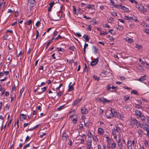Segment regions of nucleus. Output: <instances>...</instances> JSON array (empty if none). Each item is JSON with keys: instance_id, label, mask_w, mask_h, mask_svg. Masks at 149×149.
I'll return each instance as SVG.
<instances>
[{"instance_id": "obj_55", "label": "nucleus", "mask_w": 149, "mask_h": 149, "mask_svg": "<svg viewBox=\"0 0 149 149\" xmlns=\"http://www.w3.org/2000/svg\"><path fill=\"white\" fill-rule=\"evenodd\" d=\"M98 149H105V147L104 146H101L100 145H98Z\"/></svg>"}, {"instance_id": "obj_11", "label": "nucleus", "mask_w": 149, "mask_h": 149, "mask_svg": "<svg viewBox=\"0 0 149 149\" xmlns=\"http://www.w3.org/2000/svg\"><path fill=\"white\" fill-rule=\"evenodd\" d=\"M98 61V58L95 59L93 61L91 62L90 64L91 66H93L96 64Z\"/></svg>"}, {"instance_id": "obj_13", "label": "nucleus", "mask_w": 149, "mask_h": 149, "mask_svg": "<svg viewBox=\"0 0 149 149\" xmlns=\"http://www.w3.org/2000/svg\"><path fill=\"white\" fill-rule=\"evenodd\" d=\"M81 112L82 113L84 114H86L88 112L87 109L85 107H82L81 108Z\"/></svg>"}, {"instance_id": "obj_42", "label": "nucleus", "mask_w": 149, "mask_h": 149, "mask_svg": "<svg viewBox=\"0 0 149 149\" xmlns=\"http://www.w3.org/2000/svg\"><path fill=\"white\" fill-rule=\"evenodd\" d=\"M107 90L108 91H110V89L111 88V84H108L107 86Z\"/></svg>"}, {"instance_id": "obj_64", "label": "nucleus", "mask_w": 149, "mask_h": 149, "mask_svg": "<svg viewBox=\"0 0 149 149\" xmlns=\"http://www.w3.org/2000/svg\"><path fill=\"white\" fill-rule=\"evenodd\" d=\"M62 84H60L58 87H57L56 88V90H58L59 89V88L62 86Z\"/></svg>"}, {"instance_id": "obj_61", "label": "nucleus", "mask_w": 149, "mask_h": 149, "mask_svg": "<svg viewBox=\"0 0 149 149\" xmlns=\"http://www.w3.org/2000/svg\"><path fill=\"white\" fill-rule=\"evenodd\" d=\"M24 87H23L21 90L20 91L19 93L22 94V93L24 92Z\"/></svg>"}, {"instance_id": "obj_1", "label": "nucleus", "mask_w": 149, "mask_h": 149, "mask_svg": "<svg viewBox=\"0 0 149 149\" xmlns=\"http://www.w3.org/2000/svg\"><path fill=\"white\" fill-rule=\"evenodd\" d=\"M106 115L108 118H111L115 116V111L114 109L111 108L110 110H107L106 111Z\"/></svg>"}, {"instance_id": "obj_20", "label": "nucleus", "mask_w": 149, "mask_h": 149, "mask_svg": "<svg viewBox=\"0 0 149 149\" xmlns=\"http://www.w3.org/2000/svg\"><path fill=\"white\" fill-rule=\"evenodd\" d=\"M81 100V99H80L76 100L73 102V105L74 106L76 105L80 102Z\"/></svg>"}, {"instance_id": "obj_5", "label": "nucleus", "mask_w": 149, "mask_h": 149, "mask_svg": "<svg viewBox=\"0 0 149 149\" xmlns=\"http://www.w3.org/2000/svg\"><path fill=\"white\" fill-rule=\"evenodd\" d=\"M98 100L103 104H105L107 102H109L111 101L110 100H107L104 97L99 98L98 99Z\"/></svg>"}, {"instance_id": "obj_46", "label": "nucleus", "mask_w": 149, "mask_h": 149, "mask_svg": "<svg viewBox=\"0 0 149 149\" xmlns=\"http://www.w3.org/2000/svg\"><path fill=\"white\" fill-rule=\"evenodd\" d=\"M57 49L58 51H61V52H63L64 51V49L61 48V47H58L57 48Z\"/></svg>"}, {"instance_id": "obj_57", "label": "nucleus", "mask_w": 149, "mask_h": 149, "mask_svg": "<svg viewBox=\"0 0 149 149\" xmlns=\"http://www.w3.org/2000/svg\"><path fill=\"white\" fill-rule=\"evenodd\" d=\"M144 31L145 32L147 33L149 35V29H146L144 30Z\"/></svg>"}, {"instance_id": "obj_58", "label": "nucleus", "mask_w": 149, "mask_h": 149, "mask_svg": "<svg viewBox=\"0 0 149 149\" xmlns=\"http://www.w3.org/2000/svg\"><path fill=\"white\" fill-rule=\"evenodd\" d=\"M116 7L122 9L123 6L121 5H115Z\"/></svg>"}, {"instance_id": "obj_25", "label": "nucleus", "mask_w": 149, "mask_h": 149, "mask_svg": "<svg viewBox=\"0 0 149 149\" xmlns=\"http://www.w3.org/2000/svg\"><path fill=\"white\" fill-rule=\"evenodd\" d=\"M97 48L94 46L93 47V52L94 54H96L97 53Z\"/></svg>"}, {"instance_id": "obj_21", "label": "nucleus", "mask_w": 149, "mask_h": 149, "mask_svg": "<svg viewBox=\"0 0 149 149\" xmlns=\"http://www.w3.org/2000/svg\"><path fill=\"white\" fill-rule=\"evenodd\" d=\"M124 19H125L130 21V20H133V17H129L128 16H125L124 17Z\"/></svg>"}, {"instance_id": "obj_56", "label": "nucleus", "mask_w": 149, "mask_h": 149, "mask_svg": "<svg viewBox=\"0 0 149 149\" xmlns=\"http://www.w3.org/2000/svg\"><path fill=\"white\" fill-rule=\"evenodd\" d=\"M142 25L144 27H147L148 26L147 24L145 23V22H143L142 23Z\"/></svg>"}, {"instance_id": "obj_52", "label": "nucleus", "mask_w": 149, "mask_h": 149, "mask_svg": "<svg viewBox=\"0 0 149 149\" xmlns=\"http://www.w3.org/2000/svg\"><path fill=\"white\" fill-rule=\"evenodd\" d=\"M129 1L132 3H133L134 2V3L136 4H137V2L135 0H129Z\"/></svg>"}, {"instance_id": "obj_54", "label": "nucleus", "mask_w": 149, "mask_h": 149, "mask_svg": "<svg viewBox=\"0 0 149 149\" xmlns=\"http://www.w3.org/2000/svg\"><path fill=\"white\" fill-rule=\"evenodd\" d=\"M29 2L31 4H33L35 2V1L34 0H28Z\"/></svg>"}, {"instance_id": "obj_12", "label": "nucleus", "mask_w": 149, "mask_h": 149, "mask_svg": "<svg viewBox=\"0 0 149 149\" xmlns=\"http://www.w3.org/2000/svg\"><path fill=\"white\" fill-rule=\"evenodd\" d=\"M137 68L139 70H140L141 72H143L144 70V69L143 67L141 65L139 64L137 66Z\"/></svg>"}, {"instance_id": "obj_19", "label": "nucleus", "mask_w": 149, "mask_h": 149, "mask_svg": "<svg viewBox=\"0 0 149 149\" xmlns=\"http://www.w3.org/2000/svg\"><path fill=\"white\" fill-rule=\"evenodd\" d=\"M97 30L98 31H100V35H105L107 34V32H106V31H101V29H97Z\"/></svg>"}, {"instance_id": "obj_44", "label": "nucleus", "mask_w": 149, "mask_h": 149, "mask_svg": "<svg viewBox=\"0 0 149 149\" xmlns=\"http://www.w3.org/2000/svg\"><path fill=\"white\" fill-rule=\"evenodd\" d=\"M117 142L118 143V146L119 148H122V143L121 141Z\"/></svg>"}, {"instance_id": "obj_14", "label": "nucleus", "mask_w": 149, "mask_h": 149, "mask_svg": "<svg viewBox=\"0 0 149 149\" xmlns=\"http://www.w3.org/2000/svg\"><path fill=\"white\" fill-rule=\"evenodd\" d=\"M98 132L100 135H103L104 134V131L103 129L99 127L98 128Z\"/></svg>"}, {"instance_id": "obj_60", "label": "nucleus", "mask_w": 149, "mask_h": 149, "mask_svg": "<svg viewBox=\"0 0 149 149\" xmlns=\"http://www.w3.org/2000/svg\"><path fill=\"white\" fill-rule=\"evenodd\" d=\"M72 7L73 8V11H74V14H76V8L75 7V6H72Z\"/></svg>"}, {"instance_id": "obj_40", "label": "nucleus", "mask_w": 149, "mask_h": 149, "mask_svg": "<svg viewBox=\"0 0 149 149\" xmlns=\"http://www.w3.org/2000/svg\"><path fill=\"white\" fill-rule=\"evenodd\" d=\"M139 61L140 62V63L143 65H145V63H146L145 62L143 61L141 59V58H139Z\"/></svg>"}, {"instance_id": "obj_50", "label": "nucleus", "mask_w": 149, "mask_h": 149, "mask_svg": "<svg viewBox=\"0 0 149 149\" xmlns=\"http://www.w3.org/2000/svg\"><path fill=\"white\" fill-rule=\"evenodd\" d=\"M5 4L4 3H1L0 4V8H3L5 6Z\"/></svg>"}, {"instance_id": "obj_26", "label": "nucleus", "mask_w": 149, "mask_h": 149, "mask_svg": "<svg viewBox=\"0 0 149 149\" xmlns=\"http://www.w3.org/2000/svg\"><path fill=\"white\" fill-rule=\"evenodd\" d=\"M139 117L141 118L140 119L142 121H143L146 120V117L142 115L141 116H141H140Z\"/></svg>"}, {"instance_id": "obj_30", "label": "nucleus", "mask_w": 149, "mask_h": 149, "mask_svg": "<svg viewBox=\"0 0 149 149\" xmlns=\"http://www.w3.org/2000/svg\"><path fill=\"white\" fill-rule=\"evenodd\" d=\"M87 135L88 138H91L93 137V135L91 132L89 131L88 132Z\"/></svg>"}, {"instance_id": "obj_29", "label": "nucleus", "mask_w": 149, "mask_h": 149, "mask_svg": "<svg viewBox=\"0 0 149 149\" xmlns=\"http://www.w3.org/2000/svg\"><path fill=\"white\" fill-rule=\"evenodd\" d=\"M84 126L86 127H88L89 126V124H88L89 121L87 120L86 122H85V121H84Z\"/></svg>"}, {"instance_id": "obj_59", "label": "nucleus", "mask_w": 149, "mask_h": 149, "mask_svg": "<svg viewBox=\"0 0 149 149\" xmlns=\"http://www.w3.org/2000/svg\"><path fill=\"white\" fill-rule=\"evenodd\" d=\"M109 39L111 41H113L114 40V38L112 36H109Z\"/></svg>"}, {"instance_id": "obj_27", "label": "nucleus", "mask_w": 149, "mask_h": 149, "mask_svg": "<svg viewBox=\"0 0 149 149\" xmlns=\"http://www.w3.org/2000/svg\"><path fill=\"white\" fill-rule=\"evenodd\" d=\"M93 141L95 142H97L98 141V139L97 137L95 135L93 136Z\"/></svg>"}, {"instance_id": "obj_32", "label": "nucleus", "mask_w": 149, "mask_h": 149, "mask_svg": "<svg viewBox=\"0 0 149 149\" xmlns=\"http://www.w3.org/2000/svg\"><path fill=\"white\" fill-rule=\"evenodd\" d=\"M116 147V144L115 142H113L112 143L111 148L112 149H114Z\"/></svg>"}, {"instance_id": "obj_28", "label": "nucleus", "mask_w": 149, "mask_h": 149, "mask_svg": "<svg viewBox=\"0 0 149 149\" xmlns=\"http://www.w3.org/2000/svg\"><path fill=\"white\" fill-rule=\"evenodd\" d=\"M138 133L139 134V136L141 137L142 135V130L140 129H139L138 130Z\"/></svg>"}, {"instance_id": "obj_43", "label": "nucleus", "mask_w": 149, "mask_h": 149, "mask_svg": "<svg viewBox=\"0 0 149 149\" xmlns=\"http://www.w3.org/2000/svg\"><path fill=\"white\" fill-rule=\"evenodd\" d=\"M141 124L140 123H139L138 121H137V123H136L135 124V125H136L137 127V128L140 127H141Z\"/></svg>"}, {"instance_id": "obj_47", "label": "nucleus", "mask_w": 149, "mask_h": 149, "mask_svg": "<svg viewBox=\"0 0 149 149\" xmlns=\"http://www.w3.org/2000/svg\"><path fill=\"white\" fill-rule=\"evenodd\" d=\"M40 22L39 21H38L36 23L35 25L36 27H39V26L40 25Z\"/></svg>"}, {"instance_id": "obj_33", "label": "nucleus", "mask_w": 149, "mask_h": 149, "mask_svg": "<svg viewBox=\"0 0 149 149\" xmlns=\"http://www.w3.org/2000/svg\"><path fill=\"white\" fill-rule=\"evenodd\" d=\"M69 49L72 51L74 52L76 51V49L74 46H70L69 47Z\"/></svg>"}, {"instance_id": "obj_63", "label": "nucleus", "mask_w": 149, "mask_h": 149, "mask_svg": "<svg viewBox=\"0 0 149 149\" xmlns=\"http://www.w3.org/2000/svg\"><path fill=\"white\" fill-rule=\"evenodd\" d=\"M100 113L101 114H102L103 112V110L101 109H100L99 110Z\"/></svg>"}, {"instance_id": "obj_8", "label": "nucleus", "mask_w": 149, "mask_h": 149, "mask_svg": "<svg viewBox=\"0 0 149 149\" xmlns=\"http://www.w3.org/2000/svg\"><path fill=\"white\" fill-rule=\"evenodd\" d=\"M132 143L131 141H129L127 142V147L128 149H134V147L132 145Z\"/></svg>"}, {"instance_id": "obj_31", "label": "nucleus", "mask_w": 149, "mask_h": 149, "mask_svg": "<svg viewBox=\"0 0 149 149\" xmlns=\"http://www.w3.org/2000/svg\"><path fill=\"white\" fill-rule=\"evenodd\" d=\"M122 9L125 12H127L128 11V9L125 7L123 6Z\"/></svg>"}, {"instance_id": "obj_15", "label": "nucleus", "mask_w": 149, "mask_h": 149, "mask_svg": "<svg viewBox=\"0 0 149 149\" xmlns=\"http://www.w3.org/2000/svg\"><path fill=\"white\" fill-rule=\"evenodd\" d=\"M124 39L127 42L130 43H131L133 42V40L132 39L128 37H126L124 38Z\"/></svg>"}, {"instance_id": "obj_36", "label": "nucleus", "mask_w": 149, "mask_h": 149, "mask_svg": "<svg viewBox=\"0 0 149 149\" xmlns=\"http://www.w3.org/2000/svg\"><path fill=\"white\" fill-rule=\"evenodd\" d=\"M74 34L78 37H80L81 36V33L79 32L74 33Z\"/></svg>"}, {"instance_id": "obj_6", "label": "nucleus", "mask_w": 149, "mask_h": 149, "mask_svg": "<svg viewBox=\"0 0 149 149\" xmlns=\"http://www.w3.org/2000/svg\"><path fill=\"white\" fill-rule=\"evenodd\" d=\"M137 8L139 10L142 12L145 13L147 11V10L141 5H139Z\"/></svg>"}, {"instance_id": "obj_49", "label": "nucleus", "mask_w": 149, "mask_h": 149, "mask_svg": "<svg viewBox=\"0 0 149 149\" xmlns=\"http://www.w3.org/2000/svg\"><path fill=\"white\" fill-rule=\"evenodd\" d=\"M54 4V1H53L51 2V3H50L49 4V5L50 6H51L52 7H53Z\"/></svg>"}, {"instance_id": "obj_45", "label": "nucleus", "mask_w": 149, "mask_h": 149, "mask_svg": "<svg viewBox=\"0 0 149 149\" xmlns=\"http://www.w3.org/2000/svg\"><path fill=\"white\" fill-rule=\"evenodd\" d=\"M109 32L112 35H114L115 33V31L113 29H111L109 30Z\"/></svg>"}, {"instance_id": "obj_7", "label": "nucleus", "mask_w": 149, "mask_h": 149, "mask_svg": "<svg viewBox=\"0 0 149 149\" xmlns=\"http://www.w3.org/2000/svg\"><path fill=\"white\" fill-rule=\"evenodd\" d=\"M141 128H143L146 132L149 130V126L147 124H141Z\"/></svg>"}, {"instance_id": "obj_2", "label": "nucleus", "mask_w": 149, "mask_h": 149, "mask_svg": "<svg viewBox=\"0 0 149 149\" xmlns=\"http://www.w3.org/2000/svg\"><path fill=\"white\" fill-rule=\"evenodd\" d=\"M121 130L119 126L115 127L112 130V134L114 137L120 133Z\"/></svg>"}, {"instance_id": "obj_23", "label": "nucleus", "mask_w": 149, "mask_h": 149, "mask_svg": "<svg viewBox=\"0 0 149 149\" xmlns=\"http://www.w3.org/2000/svg\"><path fill=\"white\" fill-rule=\"evenodd\" d=\"M135 113L136 115L139 116V117L141 116V111L139 110H136L135 111Z\"/></svg>"}, {"instance_id": "obj_35", "label": "nucleus", "mask_w": 149, "mask_h": 149, "mask_svg": "<svg viewBox=\"0 0 149 149\" xmlns=\"http://www.w3.org/2000/svg\"><path fill=\"white\" fill-rule=\"evenodd\" d=\"M131 94H134L136 95H138V92L136 91L135 90H133L131 92Z\"/></svg>"}, {"instance_id": "obj_3", "label": "nucleus", "mask_w": 149, "mask_h": 149, "mask_svg": "<svg viewBox=\"0 0 149 149\" xmlns=\"http://www.w3.org/2000/svg\"><path fill=\"white\" fill-rule=\"evenodd\" d=\"M123 137V135L121 133L118 134L117 136L114 137L117 142L121 141V139Z\"/></svg>"}, {"instance_id": "obj_34", "label": "nucleus", "mask_w": 149, "mask_h": 149, "mask_svg": "<svg viewBox=\"0 0 149 149\" xmlns=\"http://www.w3.org/2000/svg\"><path fill=\"white\" fill-rule=\"evenodd\" d=\"M58 91V90H57L56 91L57 95L59 96H61L63 93V92L62 91Z\"/></svg>"}, {"instance_id": "obj_4", "label": "nucleus", "mask_w": 149, "mask_h": 149, "mask_svg": "<svg viewBox=\"0 0 149 149\" xmlns=\"http://www.w3.org/2000/svg\"><path fill=\"white\" fill-rule=\"evenodd\" d=\"M115 115L119 118L122 120H123V118H124V115L122 113H120L118 112H115Z\"/></svg>"}, {"instance_id": "obj_10", "label": "nucleus", "mask_w": 149, "mask_h": 149, "mask_svg": "<svg viewBox=\"0 0 149 149\" xmlns=\"http://www.w3.org/2000/svg\"><path fill=\"white\" fill-rule=\"evenodd\" d=\"M137 123V120L135 119H132L130 121V125H135L136 123Z\"/></svg>"}, {"instance_id": "obj_53", "label": "nucleus", "mask_w": 149, "mask_h": 149, "mask_svg": "<svg viewBox=\"0 0 149 149\" xmlns=\"http://www.w3.org/2000/svg\"><path fill=\"white\" fill-rule=\"evenodd\" d=\"M94 5H88L86 7V8L88 9H90V8H91L92 7H94Z\"/></svg>"}, {"instance_id": "obj_37", "label": "nucleus", "mask_w": 149, "mask_h": 149, "mask_svg": "<svg viewBox=\"0 0 149 149\" xmlns=\"http://www.w3.org/2000/svg\"><path fill=\"white\" fill-rule=\"evenodd\" d=\"M135 47L136 48L139 49H141L142 48L141 46L137 44L136 45Z\"/></svg>"}, {"instance_id": "obj_38", "label": "nucleus", "mask_w": 149, "mask_h": 149, "mask_svg": "<svg viewBox=\"0 0 149 149\" xmlns=\"http://www.w3.org/2000/svg\"><path fill=\"white\" fill-rule=\"evenodd\" d=\"M93 77L94 79L96 80H97L98 81L100 79L99 78L98 76L96 75H94L93 76Z\"/></svg>"}, {"instance_id": "obj_41", "label": "nucleus", "mask_w": 149, "mask_h": 149, "mask_svg": "<svg viewBox=\"0 0 149 149\" xmlns=\"http://www.w3.org/2000/svg\"><path fill=\"white\" fill-rule=\"evenodd\" d=\"M114 20V19L113 17H110L108 19V21L109 22L111 23Z\"/></svg>"}, {"instance_id": "obj_24", "label": "nucleus", "mask_w": 149, "mask_h": 149, "mask_svg": "<svg viewBox=\"0 0 149 149\" xmlns=\"http://www.w3.org/2000/svg\"><path fill=\"white\" fill-rule=\"evenodd\" d=\"M26 116L23 114H21L20 115V117L21 119H22V120L26 119Z\"/></svg>"}, {"instance_id": "obj_16", "label": "nucleus", "mask_w": 149, "mask_h": 149, "mask_svg": "<svg viewBox=\"0 0 149 149\" xmlns=\"http://www.w3.org/2000/svg\"><path fill=\"white\" fill-rule=\"evenodd\" d=\"M73 84H72V83L70 82L69 85V88L68 89V91H71L74 89L73 87Z\"/></svg>"}, {"instance_id": "obj_62", "label": "nucleus", "mask_w": 149, "mask_h": 149, "mask_svg": "<svg viewBox=\"0 0 149 149\" xmlns=\"http://www.w3.org/2000/svg\"><path fill=\"white\" fill-rule=\"evenodd\" d=\"M135 107L136 108H138V109H140L142 107V106H140L139 104H136L135 105Z\"/></svg>"}, {"instance_id": "obj_22", "label": "nucleus", "mask_w": 149, "mask_h": 149, "mask_svg": "<svg viewBox=\"0 0 149 149\" xmlns=\"http://www.w3.org/2000/svg\"><path fill=\"white\" fill-rule=\"evenodd\" d=\"M83 38H84L86 41L88 42L89 39V37L88 35H84Z\"/></svg>"}, {"instance_id": "obj_51", "label": "nucleus", "mask_w": 149, "mask_h": 149, "mask_svg": "<svg viewBox=\"0 0 149 149\" xmlns=\"http://www.w3.org/2000/svg\"><path fill=\"white\" fill-rule=\"evenodd\" d=\"M103 27L109 28L110 26L107 24H105L103 25Z\"/></svg>"}, {"instance_id": "obj_39", "label": "nucleus", "mask_w": 149, "mask_h": 149, "mask_svg": "<svg viewBox=\"0 0 149 149\" xmlns=\"http://www.w3.org/2000/svg\"><path fill=\"white\" fill-rule=\"evenodd\" d=\"M130 97L129 96H126L124 97V100L125 102H126L130 99Z\"/></svg>"}, {"instance_id": "obj_17", "label": "nucleus", "mask_w": 149, "mask_h": 149, "mask_svg": "<svg viewBox=\"0 0 149 149\" xmlns=\"http://www.w3.org/2000/svg\"><path fill=\"white\" fill-rule=\"evenodd\" d=\"M146 75L141 76L140 78L138 79V81L140 82H142L146 79Z\"/></svg>"}, {"instance_id": "obj_18", "label": "nucleus", "mask_w": 149, "mask_h": 149, "mask_svg": "<svg viewBox=\"0 0 149 149\" xmlns=\"http://www.w3.org/2000/svg\"><path fill=\"white\" fill-rule=\"evenodd\" d=\"M68 138V135L65 133H64L62 135V139L64 141H66Z\"/></svg>"}, {"instance_id": "obj_9", "label": "nucleus", "mask_w": 149, "mask_h": 149, "mask_svg": "<svg viewBox=\"0 0 149 149\" xmlns=\"http://www.w3.org/2000/svg\"><path fill=\"white\" fill-rule=\"evenodd\" d=\"M88 147L89 149H93L92 147V140L91 139H88L87 141Z\"/></svg>"}, {"instance_id": "obj_48", "label": "nucleus", "mask_w": 149, "mask_h": 149, "mask_svg": "<svg viewBox=\"0 0 149 149\" xmlns=\"http://www.w3.org/2000/svg\"><path fill=\"white\" fill-rule=\"evenodd\" d=\"M111 14L114 16H116L117 15V13L114 12H111Z\"/></svg>"}]
</instances>
